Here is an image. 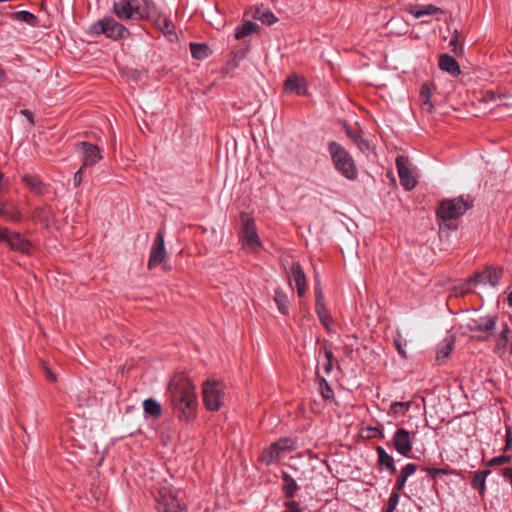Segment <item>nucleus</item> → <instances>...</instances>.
<instances>
[{
    "mask_svg": "<svg viewBox=\"0 0 512 512\" xmlns=\"http://www.w3.org/2000/svg\"><path fill=\"white\" fill-rule=\"evenodd\" d=\"M254 18L266 25H272L278 21L277 17L270 10L257 9L254 13Z\"/></svg>",
    "mask_w": 512,
    "mask_h": 512,
    "instance_id": "4c0bfd02",
    "label": "nucleus"
},
{
    "mask_svg": "<svg viewBox=\"0 0 512 512\" xmlns=\"http://www.w3.org/2000/svg\"><path fill=\"white\" fill-rule=\"evenodd\" d=\"M143 410L146 414L154 418H159L162 414L161 405L153 398L144 400Z\"/></svg>",
    "mask_w": 512,
    "mask_h": 512,
    "instance_id": "72a5a7b5",
    "label": "nucleus"
},
{
    "mask_svg": "<svg viewBox=\"0 0 512 512\" xmlns=\"http://www.w3.org/2000/svg\"><path fill=\"white\" fill-rule=\"evenodd\" d=\"M346 134L361 152H366L370 149L369 142L362 137L361 132L347 128Z\"/></svg>",
    "mask_w": 512,
    "mask_h": 512,
    "instance_id": "7c9ffc66",
    "label": "nucleus"
},
{
    "mask_svg": "<svg viewBox=\"0 0 512 512\" xmlns=\"http://www.w3.org/2000/svg\"><path fill=\"white\" fill-rule=\"evenodd\" d=\"M202 396L204 406L208 411H219L223 406L225 384L219 380L207 379L202 384Z\"/></svg>",
    "mask_w": 512,
    "mask_h": 512,
    "instance_id": "39448f33",
    "label": "nucleus"
},
{
    "mask_svg": "<svg viewBox=\"0 0 512 512\" xmlns=\"http://www.w3.org/2000/svg\"><path fill=\"white\" fill-rule=\"evenodd\" d=\"M393 445L399 454L407 457L412 451L410 433L403 428H398L393 436Z\"/></svg>",
    "mask_w": 512,
    "mask_h": 512,
    "instance_id": "f3484780",
    "label": "nucleus"
},
{
    "mask_svg": "<svg viewBox=\"0 0 512 512\" xmlns=\"http://www.w3.org/2000/svg\"><path fill=\"white\" fill-rule=\"evenodd\" d=\"M395 344H396L399 354L403 357H406L405 351L402 349V346L400 345V343L398 341H395Z\"/></svg>",
    "mask_w": 512,
    "mask_h": 512,
    "instance_id": "bf43d9fd",
    "label": "nucleus"
},
{
    "mask_svg": "<svg viewBox=\"0 0 512 512\" xmlns=\"http://www.w3.org/2000/svg\"><path fill=\"white\" fill-rule=\"evenodd\" d=\"M314 290H315V302L325 301L324 294L322 292V288H321V284H320V280L318 277H316V279H315Z\"/></svg>",
    "mask_w": 512,
    "mask_h": 512,
    "instance_id": "49530a36",
    "label": "nucleus"
},
{
    "mask_svg": "<svg viewBox=\"0 0 512 512\" xmlns=\"http://www.w3.org/2000/svg\"><path fill=\"white\" fill-rule=\"evenodd\" d=\"M239 238L242 247L249 252H257L262 248V243L257 233L254 219L247 212L240 213Z\"/></svg>",
    "mask_w": 512,
    "mask_h": 512,
    "instance_id": "20e7f679",
    "label": "nucleus"
},
{
    "mask_svg": "<svg viewBox=\"0 0 512 512\" xmlns=\"http://www.w3.org/2000/svg\"><path fill=\"white\" fill-rule=\"evenodd\" d=\"M317 381H318V391L321 394L322 398L325 401H331L334 399V391L331 388L328 381L322 377L317 375Z\"/></svg>",
    "mask_w": 512,
    "mask_h": 512,
    "instance_id": "c9c22d12",
    "label": "nucleus"
},
{
    "mask_svg": "<svg viewBox=\"0 0 512 512\" xmlns=\"http://www.w3.org/2000/svg\"><path fill=\"white\" fill-rule=\"evenodd\" d=\"M274 301L277 304L279 312L283 315H287L289 312V300L287 294L281 288L275 289Z\"/></svg>",
    "mask_w": 512,
    "mask_h": 512,
    "instance_id": "c756f323",
    "label": "nucleus"
},
{
    "mask_svg": "<svg viewBox=\"0 0 512 512\" xmlns=\"http://www.w3.org/2000/svg\"><path fill=\"white\" fill-rule=\"evenodd\" d=\"M416 472V464L408 463L401 471L399 476L397 477L396 484L394 486L393 492H399L401 491L405 483L407 481V478L411 475H413Z\"/></svg>",
    "mask_w": 512,
    "mask_h": 512,
    "instance_id": "bb28decb",
    "label": "nucleus"
},
{
    "mask_svg": "<svg viewBox=\"0 0 512 512\" xmlns=\"http://www.w3.org/2000/svg\"><path fill=\"white\" fill-rule=\"evenodd\" d=\"M396 167L401 186L407 191L412 190L416 186V178L410 169L409 159L404 155H398Z\"/></svg>",
    "mask_w": 512,
    "mask_h": 512,
    "instance_id": "f8f14e48",
    "label": "nucleus"
},
{
    "mask_svg": "<svg viewBox=\"0 0 512 512\" xmlns=\"http://www.w3.org/2000/svg\"><path fill=\"white\" fill-rule=\"evenodd\" d=\"M508 304L512 307V292L508 295Z\"/></svg>",
    "mask_w": 512,
    "mask_h": 512,
    "instance_id": "680f3d73",
    "label": "nucleus"
},
{
    "mask_svg": "<svg viewBox=\"0 0 512 512\" xmlns=\"http://www.w3.org/2000/svg\"><path fill=\"white\" fill-rule=\"evenodd\" d=\"M485 100L486 101H496L497 99H500V95L494 91H486L485 93Z\"/></svg>",
    "mask_w": 512,
    "mask_h": 512,
    "instance_id": "3c124183",
    "label": "nucleus"
},
{
    "mask_svg": "<svg viewBox=\"0 0 512 512\" xmlns=\"http://www.w3.org/2000/svg\"><path fill=\"white\" fill-rule=\"evenodd\" d=\"M449 47L451 49L452 52H454L455 54H460L462 53L463 49L462 47H458V33L456 32V34L450 39L449 41Z\"/></svg>",
    "mask_w": 512,
    "mask_h": 512,
    "instance_id": "de8ad7c7",
    "label": "nucleus"
},
{
    "mask_svg": "<svg viewBox=\"0 0 512 512\" xmlns=\"http://www.w3.org/2000/svg\"><path fill=\"white\" fill-rule=\"evenodd\" d=\"M21 180L30 192L37 196L43 195L47 190L46 185L38 175L24 174Z\"/></svg>",
    "mask_w": 512,
    "mask_h": 512,
    "instance_id": "412c9836",
    "label": "nucleus"
},
{
    "mask_svg": "<svg viewBox=\"0 0 512 512\" xmlns=\"http://www.w3.org/2000/svg\"><path fill=\"white\" fill-rule=\"evenodd\" d=\"M410 405L411 402H396L392 405V408L395 413L404 414Z\"/></svg>",
    "mask_w": 512,
    "mask_h": 512,
    "instance_id": "09e8293b",
    "label": "nucleus"
},
{
    "mask_svg": "<svg viewBox=\"0 0 512 512\" xmlns=\"http://www.w3.org/2000/svg\"><path fill=\"white\" fill-rule=\"evenodd\" d=\"M156 500L159 512H184L180 501L170 489H161Z\"/></svg>",
    "mask_w": 512,
    "mask_h": 512,
    "instance_id": "4468645a",
    "label": "nucleus"
},
{
    "mask_svg": "<svg viewBox=\"0 0 512 512\" xmlns=\"http://www.w3.org/2000/svg\"><path fill=\"white\" fill-rule=\"evenodd\" d=\"M20 113L27 118V120L32 126L35 124L33 113L30 110L23 109L20 111Z\"/></svg>",
    "mask_w": 512,
    "mask_h": 512,
    "instance_id": "864d4df0",
    "label": "nucleus"
},
{
    "mask_svg": "<svg viewBox=\"0 0 512 512\" xmlns=\"http://www.w3.org/2000/svg\"><path fill=\"white\" fill-rule=\"evenodd\" d=\"M510 461H511L510 455H500V456H496V457L492 458L491 460H489L487 462V465L488 466H499V465L506 464Z\"/></svg>",
    "mask_w": 512,
    "mask_h": 512,
    "instance_id": "c03bdc74",
    "label": "nucleus"
},
{
    "mask_svg": "<svg viewBox=\"0 0 512 512\" xmlns=\"http://www.w3.org/2000/svg\"><path fill=\"white\" fill-rule=\"evenodd\" d=\"M438 65L442 71L449 73L453 77L458 76L461 73L459 63L449 54H442L439 57Z\"/></svg>",
    "mask_w": 512,
    "mask_h": 512,
    "instance_id": "b1692460",
    "label": "nucleus"
},
{
    "mask_svg": "<svg viewBox=\"0 0 512 512\" xmlns=\"http://www.w3.org/2000/svg\"><path fill=\"white\" fill-rule=\"evenodd\" d=\"M281 491L288 500L293 499L299 489L296 480L286 471L281 472Z\"/></svg>",
    "mask_w": 512,
    "mask_h": 512,
    "instance_id": "4be33fe9",
    "label": "nucleus"
},
{
    "mask_svg": "<svg viewBox=\"0 0 512 512\" xmlns=\"http://www.w3.org/2000/svg\"><path fill=\"white\" fill-rule=\"evenodd\" d=\"M435 89L432 83L426 82L421 86L420 98L424 108L427 112L431 113L434 110V106L431 103L432 91Z\"/></svg>",
    "mask_w": 512,
    "mask_h": 512,
    "instance_id": "cd10ccee",
    "label": "nucleus"
},
{
    "mask_svg": "<svg viewBox=\"0 0 512 512\" xmlns=\"http://www.w3.org/2000/svg\"><path fill=\"white\" fill-rule=\"evenodd\" d=\"M422 402L425 405V398L424 397H422Z\"/></svg>",
    "mask_w": 512,
    "mask_h": 512,
    "instance_id": "69168bd1",
    "label": "nucleus"
},
{
    "mask_svg": "<svg viewBox=\"0 0 512 512\" xmlns=\"http://www.w3.org/2000/svg\"><path fill=\"white\" fill-rule=\"evenodd\" d=\"M89 34L104 35L108 39L119 41L127 39L130 36V31L113 17L108 16L92 23L89 27Z\"/></svg>",
    "mask_w": 512,
    "mask_h": 512,
    "instance_id": "7ed1b4c3",
    "label": "nucleus"
},
{
    "mask_svg": "<svg viewBox=\"0 0 512 512\" xmlns=\"http://www.w3.org/2000/svg\"><path fill=\"white\" fill-rule=\"evenodd\" d=\"M190 52L193 58L202 60L209 57L211 50L205 43H190Z\"/></svg>",
    "mask_w": 512,
    "mask_h": 512,
    "instance_id": "2f4dec72",
    "label": "nucleus"
},
{
    "mask_svg": "<svg viewBox=\"0 0 512 512\" xmlns=\"http://www.w3.org/2000/svg\"><path fill=\"white\" fill-rule=\"evenodd\" d=\"M283 506L285 508L283 512H304L300 504L293 499L285 501Z\"/></svg>",
    "mask_w": 512,
    "mask_h": 512,
    "instance_id": "37998d69",
    "label": "nucleus"
},
{
    "mask_svg": "<svg viewBox=\"0 0 512 512\" xmlns=\"http://www.w3.org/2000/svg\"><path fill=\"white\" fill-rule=\"evenodd\" d=\"M296 449L295 441L290 437H282L277 441L271 443L260 454L259 460L269 466L277 463L283 454L287 451Z\"/></svg>",
    "mask_w": 512,
    "mask_h": 512,
    "instance_id": "6e6552de",
    "label": "nucleus"
},
{
    "mask_svg": "<svg viewBox=\"0 0 512 512\" xmlns=\"http://www.w3.org/2000/svg\"><path fill=\"white\" fill-rule=\"evenodd\" d=\"M48 376L50 378L51 381H56V377L54 374H52L51 372L48 373Z\"/></svg>",
    "mask_w": 512,
    "mask_h": 512,
    "instance_id": "e2e57ef3",
    "label": "nucleus"
},
{
    "mask_svg": "<svg viewBox=\"0 0 512 512\" xmlns=\"http://www.w3.org/2000/svg\"><path fill=\"white\" fill-rule=\"evenodd\" d=\"M315 311L320 320V322L327 327L329 321L331 320L330 313L325 305V301L315 302Z\"/></svg>",
    "mask_w": 512,
    "mask_h": 512,
    "instance_id": "58836bf2",
    "label": "nucleus"
},
{
    "mask_svg": "<svg viewBox=\"0 0 512 512\" xmlns=\"http://www.w3.org/2000/svg\"><path fill=\"white\" fill-rule=\"evenodd\" d=\"M168 396L174 414L181 421L190 422L196 418L197 395L189 378L183 374L174 375L168 385Z\"/></svg>",
    "mask_w": 512,
    "mask_h": 512,
    "instance_id": "f257e3e1",
    "label": "nucleus"
},
{
    "mask_svg": "<svg viewBox=\"0 0 512 512\" xmlns=\"http://www.w3.org/2000/svg\"><path fill=\"white\" fill-rule=\"evenodd\" d=\"M491 473L489 469L478 471L474 474L471 485L472 487L479 492V494H483L485 491V481L486 477Z\"/></svg>",
    "mask_w": 512,
    "mask_h": 512,
    "instance_id": "473e14b6",
    "label": "nucleus"
},
{
    "mask_svg": "<svg viewBox=\"0 0 512 512\" xmlns=\"http://www.w3.org/2000/svg\"><path fill=\"white\" fill-rule=\"evenodd\" d=\"M328 151L335 169L346 179L354 181L358 177V170L353 157L339 143L331 141L328 143Z\"/></svg>",
    "mask_w": 512,
    "mask_h": 512,
    "instance_id": "f03ea898",
    "label": "nucleus"
},
{
    "mask_svg": "<svg viewBox=\"0 0 512 512\" xmlns=\"http://www.w3.org/2000/svg\"><path fill=\"white\" fill-rule=\"evenodd\" d=\"M433 480L442 479L444 475L455 474L453 470L442 468H426L424 469Z\"/></svg>",
    "mask_w": 512,
    "mask_h": 512,
    "instance_id": "ea45409f",
    "label": "nucleus"
},
{
    "mask_svg": "<svg viewBox=\"0 0 512 512\" xmlns=\"http://www.w3.org/2000/svg\"><path fill=\"white\" fill-rule=\"evenodd\" d=\"M493 352L499 357L512 355V330L506 322H502L499 332L495 335Z\"/></svg>",
    "mask_w": 512,
    "mask_h": 512,
    "instance_id": "9b49d317",
    "label": "nucleus"
},
{
    "mask_svg": "<svg viewBox=\"0 0 512 512\" xmlns=\"http://www.w3.org/2000/svg\"><path fill=\"white\" fill-rule=\"evenodd\" d=\"M503 275V269L501 267H490L483 272L477 273L471 282L474 285L478 284H490L495 287L499 284L500 279Z\"/></svg>",
    "mask_w": 512,
    "mask_h": 512,
    "instance_id": "dca6fc26",
    "label": "nucleus"
},
{
    "mask_svg": "<svg viewBox=\"0 0 512 512\" xmlns=\"http://www.w3.org/2000/svg\"><path fill=\"white\" fill-rule=\"evenodd\" d=\"M52 215L50 206H39L32 211V218L41 223H48Z\"/></svg>",
    "mask_w": 512,
    "mask_h": 512,
    "instance_id": "e433bc0d",
    "label": "nucleus"
},
{
    "mask_svg": "<svg viewBox=\"0 0 512 512\" xmlns=\"http://www.w3.org/2000/svg\"><path fill=\"white\" fill-rule=\"evenodd\" d=\"M152 20L155 26L167 36L171 42L177 40L178 37L175 32V25L166 14L158 13Z\"/></svg>",
    "mask_w": 512,
    "mask_h": 512,
    "instance_id": "a211bd4d",
    "label": "nucleus"
},
{
    "mask_svg": "<svg viewBox=\"0 0 512 512\" xmlns=\"http://www.w3.org/2000/svg\"><path fill=\"white\" fill-rule=\"evenodd\" d=\"M506 443H505V448L504 450L505 451H508L512 448V433H511V430L510 428H507V431H506Z\"/></svg>",
    "mask_w": 512,
    "mask_h": 512,
    "instance_id": "603ef678",
    "label": "nucleus"
},
{
    "mask_svg": "<svg viewBox=\"0 0 512 512\" xmlns=\"http://www.w3.org/2000/svg\"><path fill=\"white\" fill-rule=\"evenodd\" d=\"M284 90L287 93H295L296 95H305L307 90V83L304 78H298L293 74L287 77L284 83Z\"/></svg>",
    "mask_w": 512,
    "mask_h": 512,
    "instance_id": "aec40b11",
    "label": "nucleus"
},
{
    "mask_svg": "<svg viewBox=\"0 0 512 512\" xmlns=\"http://www.w3.org/2000/svg\"><path fill=\"white\" fill-rule=\"evenodd\" d=\"M455 345V337L453 335H449L445 337L437 346L436 351V360L439 364L445 362V360L449 357Z\"/></svg>",
    "mask_w": 512,
    "mask_h": 512,
    "instance_id": "5701e85b",
    "label": "nucleus"
},
{
    "mask_svg": "<svg viewBox=\"0 0 512 512\" xmlns=\"http://www.w3.org/2000/svg\"><path fill=\"white\" fill-rule=\"evenodd\" d=\"M84 169L85 168H82V166H81L80 169L74 174L73 184L75 187H79L80 184L82 183Z\"/></svg>",
    "mask_w": 512,
    "mask_h": 512,
    "instance_id": "8fccbe9b",
    "label": "nucleus"
},
{
    "mask_svg": "<svg viewBox=\"0 0 512 512\" xmlns=\"http://www.w3.org/2000/svg\"><path fill=\"white\" fill-rule=\"evenodd\" d=\"M258 25L252 21H246L242 25H239L235 28V38L237 40L244 39L245 37L251 35L256 29Z\"/></svg>",
    "mask_w": 512,
    "mask_h": 512,
    "instance_id": "f704fd0d",
    "label": "nucleus"
},
{
    "mask_svg": "<svg viewBox=\"0 0 512 512\" xmlns=\"http://www.w3.org/2000/svg\"><path fill=\"white\" fill-rule=\"evenodd\" d=\"M112 11L120 20L142 21L148 17L145 10L140 9L138 0H118L113 3Z\"/></svg>",
    "mask_w": 512,
    "mask_h": 512,
    "instance_id": "1a4fd4ad",
    "label": "nucleus"
},
{
    "mask_svg": "<svg viewBox=\"0 0 512 512\" xmlns=\"http://www.w3.org/2000/svg\"><path fill=\"white\" fill-rule=\"evenodd\" d=\"M324 355L326 358V362L323 364V368L326 374H330L333 370L335 357L333 351L328 348H324Z\"/></svg>",
    "mask_w": 512,
    "mask_h": 512,
    "instance_id": "79ce46f5",
    "label": "nucleus"
},
{
    "mask_svg": "<svg viewBox=\"0 0 512 512\" xmlns=\"http://www.w3.org/2000/svg\"><path fill=\"white\" fill-rule=\"evenodd\" d=\"M403 21V18L402 17H399V16H395V17H392L387 25L391 27V29L395 26V25H398L400 24L401 22Z\"/></svg>",
    "mask_w": 512,
    "mask_h": 512,
    "instance_id": "5fc2aeb1",
    "label": "nucleus"
},
{
    "mask_svg": "<svg viewBox=\"0 0 512 512\" xmlns=\"http://www.w3.org/2000/svg\"><path fill=\"white\" fill-rule=\"evenodd\" d=\"M9 18L12 20L20 21L29 24L30 26L35 27L38 23V18L33 13L21 10L16 12H11L9 14Z\"/></svg>",
    "mask_w": 512,
    "mask_h": 512,
    "instance_id": "c85d7f7f",
    "label": "nucleus"
},
{
    "mask_svg": "<svg viewBox=\"0 0 512 512\" xmlns=\"http://www.w3.org/2000/svg\"><path fill=\"white\" fill-rule=\"evenodd\" d=\"M405 9L413 18H416V5L408 3L405 5Z\"/></svg>",
    "mask_w": 512,
    "mask_h": 512,
    "instance_id": "6e6d98bb",
    "label": "nucleus"
},
{
    "mask_svg": "<svg viewBox=\"0 0 512 512\" xmlns=\"http://www.w3.org/2000/svg\"><path fill=\"white\" fill-rule=\"evenodd\" d=\"M378 455V466L380 468L385 467L391 474L396 472L395 462L391 455H389L382 446L376 447Z\"/></svg>",
    "mask_w": 512,
    "mask_h": 512,
    "instance_id": "393cba45",
    "label": "nucleus"
},
{
    "mask_svg": "<svg viewBox=\"0 0 512 512\" xmlns=\"http://www.w3.org/2000/svg\"><path fill=\"white\" fill-rule=\"evenodd\" d=\"M3 178H4V175H3V173L0 171V195H2V194H3V192H4Z\"/></svg>",
    "mask_w": 512,
    "mask_h": 512,
    "instance_id": "052dcab7",
    "label": "nucleus"
},
{
    "mask_svg": "<svg viewBox=\"0 0 512 512\" xmlns=\"http://www.w3.org/2000/svg\"><path fill=\"white\" fill-rule=\"evenodd\" d=\"M399 502V495L397 492H392L385 509V512H394Z\"/></svg>",
    "mask_w": 512,
    "mask_h": 512,
    "instance_id": "a18cd8bd",
    "label": "nucleus"
},
{
    "mask_svg": "<svg viewBox=\"0 0 512 512\" xmlns=\"http://www.w3.org/2000/svg\"><path fill=\"white\" fill-rule=\"evenodd\" d=\"M166 255L167 252L165 249L164 232L159 229L151 247L148 269L153 270L159 266L166 258Z\"/></svg>",
    "mask_w": 512,
    "mask_h": 512,
    "instance_id": "ddd939ff",
    "label": "nucleus"
},
{
    "mask_svg": "<svg viewBox=\"0 0 512 512\" xmlns=\"http://www.w3.org/2000/svg\"><path fill=\"white\" fill-rule=\"evenodd\" d=\"M7 80V75L5 73V71L0 68V86H2Z\"/></svg>",
    "mask_w": 512,
    "mask_h": 512,
    "instance_id": "4d7b16f0",
    "label": "nucleus"
},
{
    "mask_svg": "<svg viewBox=\"0 0 512 512\" xmlns=\"http://www.w3.org/2000/svg\"><path fill=\"white\" fill-rule=\"evenodd\" d=\"M290 272L292 274V279L295 282L297 287V294L299 297H303L306 293V276L303 271L302 266L299 262H294L290 266Z\"/></svg>",
    "mask_w": 512,
    "mask_h": 512,
    "instance_id": "6ab92c4d",
    "label": "nucleus"
},
{
    "mask_svg": "<svg viewBox=\"0 0 512 512\" xmlns=\"http://www.w3.org/2000/svg\"><path fill=\"white\" fill-rule=\"evenodd\" d=\"M76 149L83 151L82 168L94 166L102 159L101 149L90 142L81 141L75 144Z\"/></svg>",
    "mask_w": 512,
    "mask_h": 512,
    "instance_id": "2eb2a0df",
    "label": "nucleus"
},
{
    "mask_svg": "<svg viewBox=\"0 0 512 512\" xmlns=\"http://www.w3.org/2000/svg\"><path fill=\"white\" fill-rule=\"evenodd\" d=\"M143 6H140V9L145 10L148 14L147 18H144L143 20H151L154 17L157 16L156 12V4L152 0H142Z\"/></svg>",
    "mask_w": 512,
    "mask_h": 512,
    "instance_id": "a19ab883",
    "label": "nucleus"
},
{
    "mask_svg": "<svg viewBox=\"0 0 512 512\" xmlns=\"http://www.w3.org/2000/svg\"><path fill=\"white\" fill-rule=\"evenodd\" d=\"M497 316H480L470 319L467 323V329L471 332L483 333V336H475V339L481 342L488 341L494 335L496 329Z\"/></svg>",
    "mask_w": 512,
    "mask_h": 512,
    "instance_id": "9d476101",
    "label": "nucleus"
},
{
    "mask_svg": "<svg viewBox=\"0 0 512 512\" xmlns=\"http://www.w3.org/2000/svg\"><path fill=\"white\" fill-rule=\"evenodd\" d=\"M398 34H401V33H407V29L405 28H401L399 29V31H397Z\"/></svg>",
    "mask_w": 512,
    "mask_h": 512,
    "instance_id": "0e129e2a",
    "label": "nucleus"
},
{
    "mask_svg": "<svg viewBox=\"0 0 512 512\" xmlns=\"http://www.w3.org/2000/svg\"><path fill=\"white\" fill-rule=\"evenodd\" d=\"M368 430L373 433L371 436H376L378 434L382 436L381 429H379L378 427H370Z\"/></svg>",
    "mask_w": 512,
    "mask_h": 512,
    "instance_id": "13d9d810",
    "label": "nucleus"
},
{
    "mask_svg": "<svg viewBox=\"0 0 512 512\" xmlns=\"http://www.w3.org/2000/svg\"><path fill=\"white\" fill-rule=\"evenodd\" d=\"M0 243L6 244L12 251L22 255L29 256L33 250V245L29 239L8 227L0 226Z\"/></svg>",
    "mask_w": 512,
    "mask_h": 512,
    "instance_id": "0eeeda50",
    "label": "nucleus"
},
{
    "mask_svg": "<svg viewBox=\"0 0 512 512\" xmlns=\"http://www.w3.org/2000/svg\"><path fill=\"white\" fill-rule=\"evenodd\" d=\"M444 15V10L434 4L418 3V18L423 16H432L436 20H440Z\"/></svg>",
    "mask_w": 512,
    "mask_h": 512,
    "instance_id": "a878e982",
    "label": "nucleus"
},
{
    "mask_svg": "<svg viewBox=\"0 0 512 512\" xmlns=\"http://www.w3.org/2000/svg\"><path fill=\"white\" fill-rule=\"evenodd\" d=\"M472 205V200L464 196L443 200L437 209V216L443 221L457 219L464 215Z\"/></svg>",
    "mask_w": 512,
    "mask_h": 512,
    "instance_id": "423d86ee",
    "label": "nucleus"
}]
</instances>
